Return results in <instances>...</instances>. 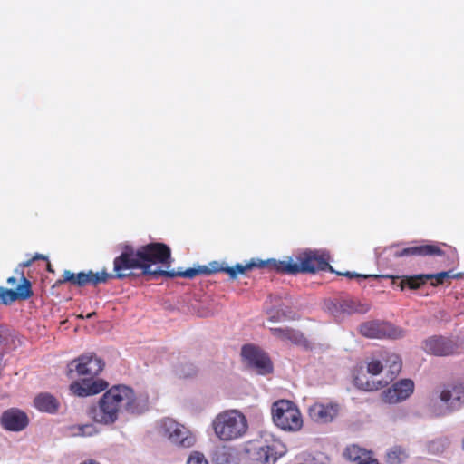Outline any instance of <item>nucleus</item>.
Returning a JSON list of instances; mask_svg holds the SVG:
<instances>
[{
	"mask_svg": "<svg viewBox=\"0 0 464 464\" xmlns=\"http://www.w3.org/2000/svg\"><path fill=\"white\" fill-rule=\"evenodd\" d=\"M121 254L113 260V274H109L105 270L97 273L90 270L87 273L80 272L78 274L65 270L62 278L57 280L56 285L71 283L77 286H84L88 284L97 285L106 283L109 279L121 280L129 277L131 276L132 270H140L143 276H149L152 279H158L160 276L194 278L197 276L204 275V272H206L203 266L179 272L152 269L153 265L161 264L168 267L170 265L171 249L164 243L153 242L139 246L124 243L121 245Z\"/></svg>",
	"mask_w": 464,
	"mask_h": 464,
	"instance_id": "obj_1",
	"label": "nucleus"
},
{
	"mask_svg": "<svg viewBox=\"0 0 464 464\" xmlns=\"http://www.w3.org/2000/svg\"><path fill=\"white\" fill-rule=\"evenodd\" d=\"M143 405L132 388L118 384L110 388L99 400L98 403L87 408L86 414L96 423L113 424L121 410L130 413H140Z\"/></svg>",
	"mask_w": 464,
	"mask_h": 464,
	"instance_id": "obj_2",
	"label": "nucleus"
},
{
	"mask_svg": "<svg viewBox=\"0 0 464 464\" xmlns=\"http://www.w3.org/2000/svg\"><path fill=\"white\" fill-rule=\"evenodd\" d=\"M104 366V362L93 353L83 354L71 362L68 365V373L75 371L81 379L71 383L70 391L78 397L91 396L105 391L109 383L96 378L103 371Z\"/></svg>",
	"mask_w": 464,
	"mask_h": 464,
	"instance_id": "obj_3",
	"label": "nucleus"
},
{
	"mask_svg": "<svg viewBox=\"0 0 464 464\" xmlns=\"http://www.w3.org/2000/svg\"><path fill=\"white\" fill-rule=\"evenodd\" d=\"M261 266L270 271H276L282 274H314L317 271H333L329 264V256L318 251H306L295 256V260L277 261L276 259L262 260Z\"/></svg>",
	"mask_w": 464,
	"mask_h": 464,
	"instance_id": "obj_4",
	"label": "nucleus"
},
{
	"mask_svg": "<svg viewBox=\"0 0 464 464\" xmlns=\"http://www.w3.org/2000/svg\"><path fill=\"white\" fill-rule=\"evenodd\" d=\"M217 437L229 441L243 437L248 428L246 418L237 410L224 411L218 414L212 421Z\"/></svg>",
	"mask_w": 464,
	"mask_h": 464,
	"instance_id": "obj_5",
	"label": "nucleus"
},
{
	"mask_svg": "<svg viewBox=\"0 0 464 464\" xmlns=\"http://www.w3.org/2000/svg\"><path fill=\"white\" fill-rule=\"evenodd\" d=\"M272 418L275 424L285 431H298L303 427V418L299 409L288 400H279L273 403Z\"/></svg>",
	"mask_w": 464,
	"mask_h": 464,
	"instance_id": "obj_6",
	"label": "nucleus"
},
{
	"mask_svg": "<svg viewBox=\"0 0 464 464\" xmlns=\"http://www.w3.org/2000/svg\"><path fill=\"white\" fill-rule=\"evenodd\" d=\"M160 427L161 434L178 448L189 449L197 441L191 430L170 418L163 419Z\"/></svg>",
	"mask_w": 464,
	"mask_h": 464,
	"instance_id": "obj_7",
	"label": "nucleus"
},
{
	"mask_svg": "<svg viewBox=\"0 0 464 464\" xmlns=\"http://www.w3.org/2000/svg\"><path fill=\"white\" fill-rule=\"evenodd\" d=\"M359 333L362 336L370 339H400L405 334V332L401 328L389 322L378 320L362 323L359 326Z\"/></svg>",
	"mask_w": 464,
	"mask_h": 464,
	"instance_id": "obj_8",
	"label": "nucleus"
},
{
	"mask_svg": "<svg viewBox=\"0 0 464 464\" xmlns=\"http://www.w3.org/2000/svg\"><path fill=\"white\" fill-rule=\"evenodd\" d=\"M370 308V304L351 296L335 298L327 305L329 312L336 318H343L353 314H363L369 312Z\"/></svg>",
	"mask_w": 464,
	"mask_h": 464,
	"instance_id": "obj_9",
	"label": "nucleus"
},
{
	"mask_svg": "<svg viewBox=\"0 0 464 464\" xmlns=\"http://www.w3.org/2000/svg\"><path fill=\"white\" fill-rule=\"evenodd\" d=\"M241 355L247 365L258 374L266 375L273 372V362L269 356L259 348L246 344L242 347Z\"/></svg>",
	"mask_w": 464,
	"mask_h": 464,
	"instance_id": "obj_10",
	"label": "nucleus"
},
{
	"mask_svg": "<svg viewBox=\"0 0 464 464\" xmlns=\"http://www.w3.org/2000/svg\"><path fill=\"white\" fill-rule=\"evenodd\" d=\"M19 275L20 281L14 290L0 287V304L8 305L17 300H28L34 295L30 280L24 276L23 271Z\"/></svg>",
	"mask_w": 464,
	"mask_h": 464,
	"instance_id": "obj_11",
	"label": "nucleus"
},
{
	"mask_svg": "<svg viewBox=\"0 0 464 464\" xmlns=\"http://www.w3.org/2000/svg\"><path fill=\"white\" fill-rule=\"evenodd\" d=\"M386 366L389 368L390 373L389 381H379L377 383L370 381H363L362 378L357 376L354 379L355 384L362 390L366 392L377 391L386 386L389 382H392L401 372L402 362L399 355L392 353L386 359Z\"/></svg>",
	"mask_w": 464,
	"mask_h": 464,
	"instance_id": "obj_12",
	"label": "nucleus"
},
{
	"mask_svg": "<svg viewBox=\"0 0 464 464\" xmlns=\"http://www.w3.org/2000/svg\"><path fill=\"white\" fill-rule=\"evenodd\" d=\"M261 263L262 260L252 259L245 265L237 264L234 266H225L224 263L213 261L209 263L208 266H203V269L206 270L204 275L209 276L218 272H225L228 275L230 279L235 280L239 274H245L246 271L252 270L256 267L263 268V266H261Z\"/></svg>",
	"mask_w": 464,
	"mask_h": 464,
	"instance_id": "obj_13",
	"label": "nucleus"
},
{
	"mask_svg": "<svg viewBox=\"0 0 464 464\" xmlns=\"http://www.w3.org/2000/svg\"><path fill=\"white\" fill-rule=\"evenodd\" d=\"M423 350L435 356H450L457 353V343L444 336H431L422 343Z\"/></svg>",
	"mask_w": 464,
	"mask_h": 464,
	"instance_id": "obj_14",
	"label": "nucleus"
},
{
	"mask_svg": "<svg viewBox=\"0 0 464 464\" xmlns=\"http://www.w3.org/2000/svg\"><path fill=\"white\" fill-rule=\"evenodd\" d=\"M286 453V447L279 440H272L270 443L256 448L254 459L257 464H275Z\"/></svg>",
	"mask_w": 464,
	"mask_h": 464,
	"instance_id": "obj_15",
	"label": "nucleus"
},
{
	"mask_svg": "<svg viewBox=\"0 0 464 464\" xmlns=\"http://www.w3.org/2000/svg\"><path fill=\"white\" fill-rule=\"evenodd\" d=\"M339 404L334 401H315L308 408L309 418L316 423L332 422L339 412Z\"/></svg>",
	"mask_w": 464,
	"mask_h": 464,
	"instance_id": "obj_16",
	"label": "nucleus"
},
{
	"mask_svg": "<svg viewBox=\"0 0 464 464\" xmlns=\"http://www.w3.org/2000/svg\"><path fill=\"white\" fill-rule=\"evenodd\" d=\"M414 391V382L403 379L382 392V400L385 403L395 404L408 399Z\"/></svg>",
	"mask_w": 464,
	"mask_h": 464,
	"instance_id": "obj_17",
	"label": "nucleus"
},
{
	"mask_svg": "<svg viewBox=\"0 0 464 464\" xmlns=\"http://www.w3.org/2000/svg\"><path fill=\"white\" fill-rule=\"evenodd\" d=\"M430 285L432 286H438L442 285L447 279H449V273L443 271L437 274H420L412 276H404L401 283V290L403 291L406 287L411 290H417L424 285L428 280H432Z\"/></svg>",
	"mask_w": 464,
	"mask_h": 464,
	"instance_id": "obj_18",
	"label": "nucleus"
},
{
	"mask_svg": "<svg viewBox=\"0 0 464 464\" xmlns=\"http://www.w3.org/2000/svg\"><path fill=\"white\" fill-rule=\"evenodd\" d=\"M440 399L450 411H456L464 404V383L456 382L446 385L440 393Z\"/></svg>",
	"mask_w": 464,
	"mask_h": 464,
	"instance_id": "obj_19",
	"label": "nucleus"
},
{
	"mask_svg": "<svg viewBox=\"0 0 464 464\" xmlns=\"http://www.w3.org/2000/svg\"><path fill=\"white\" fill-rule=\"evenodd\" d=\"M443 254L444 251L438 244H419L396 249L392 255L396 258H401L404 256H437Z\"/></svg>",
	"mask_w": 464,
	"mask_h": 464,
	"instance_id": "obj_20",
	"label": "nucleus"
},
{
	"mask_svg": "<svg viewBox=\"0 0 464 464\" xmlns=\"http://www.w3.org/2000/svg\"><path fill=\"white\" fill-rule=\"evenodd\" d=\"M0 422L7 430L20 431L27 426L28 418L24 411L12 408L2 413Z\"/></svg>",
	"mask_w": 464,
	"mask_h": 464,
	"instance_id": "obj_21",
	"label": "nucleus"
},
{
	"mask_svg": "<svg viewBox=\"0 0 464 464\" xmlns=\"http://www.w3.org/2000/svg\"><path fill=\"white\" fill-rule=\"evenodd\" d=\"M34 405L40 411L53 414L57 412L60 403L53 395L43 392L34 398Z\"/></svg>",
	"mask_w": 464,
	"mask_h": 464,
	"instance_id": "obj_22",
	"label": "nucleus"
},
{
	"mask_svg": "<svg viewBox=\"0 0 464 464\" xmlns=\"http://www.w3.org/2000/svg\"><path fill=\"white\" fill-rule=\"evenodd\" d=\"M408 458L409 451L405 447L394 445L386 451L384 460L386 464H402Z\"/></svg>",
	"mask_w": 464,
	"mask_h": 464,
	"instance_id": "obj_23",
	"label": "nucleus"
},
{
	"mask_svg": "<svg viewBox=\"0 0 464 464\" xmlns=\"http://www.w3.org/2000/svg\"><path fill=\"white\" fill-rule=\"evenodd\" d=\"M285 341H289L295 345L309 347V341L304 337V334L298 330L288 327Z\"/></svg>",
	"mask_w": 464,
	"mask_h": 464,
	"instance_id": "obj_24",
	"label": "nucleus"
},
{
	"mask_svg": "<svg viewBox=\"0 0 464 464\" xmlns=\"http://www.w3.org/2000/svg\"><path fill=\"white\" fill-rule=\"evenodd\" d=\"M362 454L363 450L356 445L348 446L343 451V457L350 461H356Z\"/></svg>",
	"mask_w": 464,
	"mask_h": 464,
	"instance_id": "obj_25",
	"label": "nucleus"
},
{
	"mask_svg": "<svg viewBox=\"0 0 464 464\" xmlns=\"http://www.w3.org/2000/svg\"><path fill=\"white\" fill-rule=\"evenodd\" d=\"M213 460L216 462V464H229L230 454L225 448L218 450L213 454Z\"/></svg>",
	"mask_w": 464,
	"mask_h": 464,
	"instance_id": "obj_26",
	"label": "nucleus"
},
{
	"mask_svg": "<svg viewBox=\"0 0 464 464\" xmlns=\"http://www.w3.org/2000/svg\"><path fill=\"white\" fill-rule=\"evenodd\" d=\"M197 374V368L194 364L181 365L179 368V375L183 378L193 377Z\"/></svg>",
	"mask_w": 464,
	"mask_h": 464,
	"instance_id": "obj_27",
	"label": "nucleus"
},
{
	"mask_svg": "<svg viewBox=\"0 0 464 464\" xmlns=\"http://www.w3.org/2000/svg\"><path fill=\"white\" fill-rule=\"evenodd\" d=\"M187 464H208V462L202 453L194 451L188 457Z\"/></svg>",
	"mask_w": 464,
	"mask_h": 464,
	"instance_id": "obj_28",
	"label": "nucleus"
},
{
	"mask_svg": "<svg viewBox=\"0 0 464 464\" xmlns=\"http://www.w3.org/2000/svg\"><path fill=\"white\" fill-rule=\"evenodd\" d=\"M382 369L383 365L379 360H372L367 365V372L372 375L379 374Z\"/></svg>",
	"mask_w": 464,
	"mask_h": 464,
	"instance_id": "obj_29",
	"label": "nucleus"
},
{
	"mask_svg": "<svg viewBox=\"0 0 464 464\" xmlns=\"http://www.w3.org/2000/svg\"><path fill=\"white\" fill-rule=\"evenodd\" d=\"M287 331H288V327H285V328H281V327L270 328L271 334L275 337H276V338H278V339H280L282 341H285Z\"/></svg>",
	"mask_w": 464,
	"mask_h": 464,
	"instance_id": "obj_30",
	"label": "nucleus"
},
{
	"mask_svg": "<svg viewBox=\"0 0 464 464\" xmlns=\"http://www.w3.org/2000/svg\"><path fill=\"white\" fill-rule=\"evenodd\" d=\"M343 276L350 278V279H353V278H356V279H366L368 277H372L371 275H362V274H358V273H355V272H346V273H343L342 274ZM372 277H377V276H372Z\"/></svg>",
	"mask_w": 464,
	"mask_h": 464,
	"instance_id": "obj_31",
	"label": "nucleus"
},
{
	"mask_svg": "<svg viewBox=\"0 0 464 464\" xmlns=\"http://www.w3.org/2000/svg\"><path fill=\"white\" fill-rule=\"evenodd\" d=\"M404 276H382V277L391 278L392 285L398 286L400 289H401L400 283Z\"/></svg>",
	"mask_w": 464,
	"mask_h": 464,
	"instance_id": "obj_32",
	"label": "nucleus"
},
{
	"mask_svg": "<svg viewBox=\"0 0 464 464\" xmlns=\"http://www.w3.org/2000/svg\"><path fill=\"white\" fill-rule=\"evenodd\" d=\"M92 425H82V426H79L78 430L82 434V435H91L92 432L90 431V430H92Z\"/></svg>",
	"mask_w": 464,
	"mask_h": 464,
	"instance_id": "obj_33",
	"label": "nucleus"
},
{
	"mask_svg": "<svg viewBox=\"0 0 464 464\" xmlns=\"http://www.w3.org/2000/svg\"><path fill=\"white\" fill-rule=\"evenodd\" d=\"M34 261V259H33V257H32L31 259H28V260H26V261H24V262L21 263V264H20V266H21V267H23V268H24V267H28V266H30L32 265V263H33Z\"/></svg>",
	"mask_w": 464,
	"mask_h": 464,
	"instance_id": "obj_34",
	"label": "nucleus"
},
{
	"mask_svg": "<svg viewBox=\"0 0 464 464\" xmlns=\"http://www.w3.org/2000/svg\"><path fill=\"white\" fill-rule=\"evenodd\" d=\"M80 464H101L99 461L93 459H87L81 462Z\"/></svg>",
	"mask_w": 464,
	"mask_h": 464,
	"instance_id": "obj_35",
	"label": "nucleus"
},
{
	"mask_svg": "<svg viewBox=\"0 0 464 464\" xmlns=\"http://www.w3.org/2000/svg\"><path fill=\"white\" fill-rule=\"evenodd\" d=\"M33 259L35 261V260H38V259L46 260L47 258L44 255L35 254L34 256H33Z\"/></svg>",
	"mask_w": 464,
	"mask_h": 464,
	"instance_id": "obj_36",
	"label": "nucleus"
},
{
	"mask_svg": "<svg viewBox=\"0 0 464 464\" xmlns=\"http://www.w3.org/2000/svg\"><path fill=\"white\" fill-rule=\"evenodd\" d=\"M16 281H17V280H16V278H15V277H13V276H11V277H9V278L7 279V283H8L9 285H14L16 283Z\"/></svg>",
	"mask_w": 464,
	"mask_h": 464,
	"instance_id": "obj_37",
	"label": "nucleus"
},
{
	"mask_svg": "<svg viewBox=\"0 0 464 464\" xmlns=\"http://www.w3.org/2000/svg\"><path fill=\"white\" fill-rule=\"evenodd\" d=\"M464 273H455L454 279H460L463 278Z\"/></svg>",
	"mask_w": 464,
	"mask_h": 464,
	"instance_id": "obj_38",
	"label": "nucleus"
},
{
	"mask_svg": "<svg viewBox=\"0 0 464 464\" xmlns=\"http://www.w3.org/2000/svg\"><path fill=\"white\" fill-rule=\"evenodd\" d=\"M447 273H449V279H454V275L455 273H453V271L450 270V271H446Z\"/></svg>",
	"mask_w": 464,
	"mask_h": 464,
	"instance_id": "obj_39",
	"label": "nucleus"
},
{
	"mask_svg": "<svg viewBox=\"0 0 464 464\" xmlns=\"http://www.w3.org/2000/svg\"><path fill=\"white\" fill-rule=\"evenodd\" d=\"M47 270H48L49 272H52V273H53V272H54V271L52 269V266H51V264H50V263H48V264H47Z\"/></svg>",
	"mask_w": 464,
	"mask_h": 464,
	"instance_id": "obj_40",
	"label": "nucleus"
},
{
	"mask_svg": "<svg viewBox=\"0 0 464 464\" xmlns=\"http://www.w3.org/2000/svg\"><path fill=\"white\" fill-rule=\"evenodd\" d=\"M94 314V313H91L87 315L88 318H91L92 315Z\"/></svg>",
	"mask_w": 464,
	"mask_h": 464,
	"instance_id": "obj_41",
	"label": "nucleus"
},
{
	"mask_svg": "<svg viewBox=\"0 0 464 464\" xmlns=\"http://www.w3.org/2000/svg\"><path fill=\"white\" fill-rule=\"evenodd\" d=\"M462 448H463V450H464V439H463V440H462Z\"/></svg>",
	"mask_w": 464,
	"mask_h": 464,
	"instance_id": "obj_42",
	"label": "nucleus"
}]
</instances>
